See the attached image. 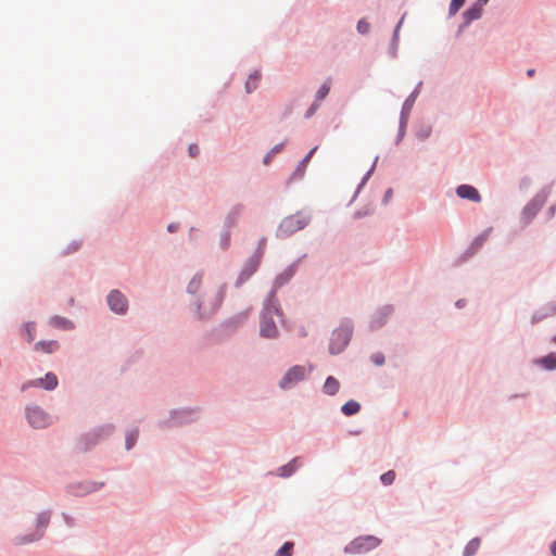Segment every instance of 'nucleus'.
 Masks as SVG:
<instances>
[{
	"mask_svg": "<svg viewBox=\"0 0 556 556\" xmlns=\"http://www.w3.org/2000/svg\"><path fill=\"white\" fill-rule=\"evenodd\" d=\"M480 539L472 538L464 547L463 556H473L480 547Z\"/></svg>",
	"mask_w": 556,
	"mask_h": 556,
	"instance_id": "39",
	"label": "nucleus"
},
{
	"mask_svg": "<svg viewBox=\"0 0 556 556\" xmlns=\"http://www.w3.org/2000/svg\"><path fill=\"white\" fill-rule=\"evenodd\" d=\"M61 348V344L56 340H40L34 344L35 351H40L46 354H53L58 352Z\"/></svg>",
	"mask_w": 556,
	"mask_h": 556,
	"instance_id": "31",
	"label": "nucleus"
},
{
	"mask_svg": "<svg viewBox=\"0 0 556 556\" xmlns=\"http://www.w3.org/2000/svg\"><path fill=\"white\" fill-rule=\"evenodd\" d=\"M188 154L191 157L198 156V154H199V147L195 143L189 144V147H188Z\"/></svg>",
	"mask_w": 556,
	"mask_h": 556,
	"instance_id": "59",
	"label": "nucleus"
},
{
	"mask_svg": "<svg viewBox=\"0 0 556 556\" xmlns=\"http://www.w3.org/2000/svg\"><path fill=\"white\" fill-rule=\"evenodd\" d=\"M370 361L376 365V366H382L384 365L386 363V356L382 352H377V353H372L370 355Z\"/></svg>",
	"mask_w": 556,
	"mask_h": 556,
	"instance_id": "52",
	"label": "nucleus"
},
{
	"mask_svg": "<svg viewBox=\"0 0 556 556\" xmlns=\"http://www.w3.org/2000/svg\"><path fill=\"white\" fill-rule=\"evenodd\" d=\"M286 142L287 141H282L276 146H274L263 157V164L264 165H269L273 157L278 154L282 149L283 147L286 146Z\"/></svg>",
	"mask_w": 556,
	"mask_h": 556,
	"instance_id": "40",
	"label": "nucleus"
},
{
	"mask_svg": "<svg viewBox=\"0 0 556 556\" xmlns=\"http://www.w3.org/2000/svg\"><path fill=\"white\" fill-rule=\"evenodd\" d=\"M394 311L395 308L394 305L392 304H386L378 307L370 317V330L376 331L384 327L390 317L393 315Z\"/></svg>",
	"mask_w": 556,
	"mask_h": 556,
	"instance_id": "14",
	"label": "nucleus"
},
{
	"mask_svg": "<svg viewBox=\"0 0 556 556\" xmlns=\"http://www.w3.org/2000/svg\"><path fill=\"white\" fill-rule=\"evenodd\" d=\"M319 109V103L314 101L309 106L308 109L305 111L304 113V118L308 119L311 118L312 116H314V114L317 112V110Z\"/></svg>",
	"mask_w": 556,
	"mask_h": 556,
	"instance_id": "53",
	"label": "nucleus"
},
{
	"mask_svg": "<svg viewBox=\"0 0 556 556\" xmlns=\"http://www.w3.org/2000/svg\"><path fill=\"white\" fill-rule=\"evenodd\" d=\"M79 247H80V241H76V240L72 241L67 245V248L63 251V255H68L71 253L77 251L79 249Z\"/></svg>",
	"mask_w": 556,
	"mask_h": 556,
	"instance_id": "54",
	"label": "nucleus"
},
{
	"mask_svg": "<svg viewBox=\"0 0 556 556\" xmlns=\"http://www.w3.org/2000/svg\"><path fill=\"white\" fill-rule=\"evenodd\" d=\"M469 25H465V20H463V23L458 26L456 36L458 37Z\"/></svg>",
	"mask_w": 556,
	"mask_h": 556,
	"instance_id": "63",
	"label": "nucleus"
},
{
	"mask_svg": "<svg viewBox=\"0 0 556 556\" xmlns=\"http://www.w3.org/2000/svg\"><path fill=\"white\" fill-rule=\"evenodd\" d=\"M409 115H410V112L403 111L401 109L400 118H399V128L407 129V125H408V121H409Z\"/></svg>",
	"mask_w": 556,
	"mask_h": 556,
	"instance_id": "51",
	"label": "nucleus"
},
{
	"mask_svg": "<svg viewBox=\"0 0 556 556\" xmlns=\"http://www.w3.org/2000/svg\"><path fill=\"white\" fill-rule=\"evenodd\" d=\"M139 439V428L136 427L131 430H128L125 434V450L130 451L132 450Z\"/></svg>",
	"mask_w": 556,
	"mask_h": 556,
	"instance_id": "38",
	"label": "nucleus"
},
{
	"mask_svg": "<svg viewBox=\"0 0 556 556\" xmlns=\"http://www.w3.org/2000/svg\"><path fill=\"white\" fill-rule=\"evenodd\" d=\"M491 229H488L483 231L482 233L478 235L473 241L471 242L470 247L462 254V256L458 260V263H463L473 256L477 251L483 245L485 242L488 235Z\"/></svg>",
	"mask_w": 556,
	"mask_h": 556,
	"instance_id": "22",
	"label": "nucleus"
},
{
	"mask_svg": "<svg viewBox=\"0 0 556 556\" xmlns=\"http://www.w3.org/2000/svg\"><path fill=\"white\" fill-rule=\"evenodd\" d=\"M374 211H375L374 206L371 204H367L364 207L355 211L354 214H353V218L354 219L364 218L366 216H369V215L374 214Z\"/></svg>",
	"mask_w": 556,
	"mask_h": 556,
	"instance_id": "47",
	"label": "nucleus"
},
{
	"mask_svg": "<svg viewBox=\"0 0 556 556\" xmlns=\"http://www.w3.org/2000/svg\"><path fill=\"white\" fill-rule=\"evenodd\" d=\"M227 285L223 283L218 287L214 296L204 302L203 296H197L192 299L188 305L189 312L197 321L205 323L212 320L219 312L225 296H226Z\"/></svg>",
	"mask_w": 556,
	"mask_h": 556,
	"instance_id": "1",
	"label": "nucleus"
},
{
	"mask_svg": "<svg viewBox=\"0 0 556 556\" xmlns=\"http://www.w3.org/2000/svg\"><path fill=\"white\" fill-rule=\"evenodd\" d=\"M50 325L63 330H73L75 328V324L71 319L59 315H54L50 318Z\"/></svg>",
	"mask_w": 556,
	"mask_h": 556,
	"instance_id": "34",
	"label": "nucleus"
},
{
	"mask_svg": "<svg viewBox=\"0 0 556 556\" xmlns=\"http://www.w3.org/2000/svg\"><path fill=\"white\" fill-rule=\"evenodd\" d=\"M261 78H262V74L258 70H255L254 72H252L249 75V78L244 86L245 92L252 93L254 90H256Z\"/></svg>",
	"mask_w": 556,
	"mask_h": 556,
	"instance_id": "37",
	"label": "nucleus"
},
{
	"mask_svg": "<svg viewBox=\"0 0 556 556\" xmlns=\"http://www.w3.org/2000/svg\"><path fill=\"white\" fill-rule=\"evenodd\" d=\"M52 517L51 509H45L36 514L35 529L25 534H17L13 538L12 543L15 546H24L39 542L46 535L47 529Z\"/></svg>",
	"mask_w": 556,
	"mask_h": 556,
	"instance_id": "4",
	"label": "nucleus"
},
{
	"mask_svg": "<svg viewBox=\"0 0 556 556\" xmlns=\"http://www.w3.org/2000/svg\"><path fill=\"white\" fill-rule=\"evenodd\" d=\"M381 542L382 541L378 536L372 534L359 535L348 543L344 546L343 552L351 555L366 554L380 546Z\"/></svg>",
	"mask_w": 556,
	"mask_h": 556,
	"instance_id": "8",
	"label": "nucleus"
},
{
	"mask_svg": "<svg viewBox=\"0 0 556 556\" xmlns=\"http://www.w3.org/2000/svg\"><path fill=\"white\" fill-rule=\"evenodd\" d=\"M306 257V254H303L302 256L294 260L291 264H289L281 273L276 275L274 279L275 288H282L287 286L292 278L295 276L299 265L302 262L303 258Z\"/></svg>",
	"mask_w": 556,
	"mask_h": 556,
	"instance_id": "16",
	"label": "nucleus"
},
{
	"mask_svg": "<svg viewBox=\"0 0 556 556\" xmlns=\"http://www.w3.org/2000/svg\"><path fill=\"white\" fill-rule=\"evenodd\" d=\"M307 379V371L303 365L291 366L278 381V388L282 391L293 389L298 383Z\"/></svg>",
	"mask_w": 556,
	"mask_h": 556,
	"instance_id": "10",
	"label": "nucleus"
},
{
	"mask_svg": "<svg viewBox=\"0 0 556 556\" xmlns=\"http://www.w3.org/2000/svg\"><path fill=\"white\" fill-rule=\"evenodd\" d=\"M25 417L33 429H45L51 424V416L38 405H27Z\"/></svg>",
	"mask_w": 556,
	"mask_h": 556,
	"instance_id": "12",
	"label": "nucleus"
},
{
	"mask_svg": "<svg viewBox=\"0 0 556 556\" xmlns=\"http://www.w3.org/2000/svg\"><path fill=\"white\" fill-rule=\"evenodd\" d=\"M244 208H245V206L242 203L235 204L227 213V215L224 219L223 228H226V229L233 228L237 225Z\"/></svg>",
	"mask_w": 556,
	"mask_h": 556,
	"instance_id": "24",
	"label": "nucleus"
},
{
	"mask_svg": "<svg viewBox=\"0 0 556 556\" xmlns=\"http://www.w3.org/2000/svg\"><path fill=\"white\" fill-rule=\"evenodd\" d=\"M466 305V301L464 299H459L455 302V306L457 308H463Z\"/></svg>",
	"mask_w": 556,
	"mask_h": 556,
	"instance_id": "64",
	"label": "nucleus"
},
{
	"mask_svg": "<svg viewBox=\"0 0 556 556\" xmlns=\"http://www.w3.org/2000/svg\"><path fill=\"white\" fill-rule=\"evenodd\" d=\"M455 192L458 198L473 203H480L482 201L479 190L472 185L462 184L456 187Z\"/></svg>",
	"mask_w": 556,
	"mask_h": 556,
	"instance_id": "19",
	"label": "nucleus"
},
{
	"mask_svg": "<svg viewBox=\"0 0 556 556\" xmlns=\"http://www.w3.org/2000/svg\"><path fill=\"white\" fill-rule=\"evenodd\" d=\"M249 317V312H239L228 318H225L213 330L216 341H223L233 336Z\"/></svg>",
	"mask_w": 556,
	"mask_h": 556,
	"instance_id": "7",
	"label": "nucleus"
},
{
	"mask_svg": "<svg viewBox=\"0 0 556 556\" xmlns=\"http://www.w3.org/2000/svg\"><path fill=\"white\" fill-rule=\"evenodd\" d=\"M405 15H403L393 29V34L388 48V55L391 59L397 58L399 42H400V29L402 27Z\"/></svg>",
	"mask_w": 556,
	"mask_h": 556,
	"instance_id": "28",
	"label": "nucleus"
},
{
	"mask_svg": "<svg viewBox=\"0 0 556 556\" xmlns=\"http://www.w3.org/2000/svg\"><path fill=\"white\" fill-rule=\"evenodd\" d=\"M261 261L250 256L243 264L236 281L235 288H241L257 271Z\"/></svg>",
	"mask_w": 556,
	"mask_h": 556,
	"instance_id": "17",
	"label": "nucleus"
},
{
	"mask_svg": "<svg viewBox=\"0 0 556 556\" xmlns=\"http://www.w3.org/2000/svg\"><path fill=\"white\" fill-rule=\"evenodd\" d=\"M556 214V204H553L548 207L547 212H546V216L547 218H553Z\"/></svg>",
	"mask_w": 556,
	"mask_h": 556,
	"instance_id": "61",
	"label": "nucleus"
},
{
	"mask_svg": "<svg viewBox=\"0 0 556 556\" xmlns=\"http://www.w3.org/2000/svg\"><path fill=\"white\" fill-rule=\"evenodd\" d=\"M417 98H418V91H412L408 94V97L404 100L401 109L403 111L412 112Z\"/></svg>",
	"mask_w": 556,
	"mask_h": 556,
	"instance_id": "44",
	"label": "nucleus"
},
{
	"mask_svg": "<svg viewBox=\"0 0 556 556\" xmlns=\"http://www.w3.org/2000/svg\"><path fill=\"white\" fill-rule=\"evenodd\" d=\"M330 79L324 81L315 93L316 102L323 101L330 92Z\"/></svg>",
	"mask_w": 556,
	"mask_h": 556,
	"instance_id": "41",
	"label": "nucleus"
},
{
	"mask_svg": "<svg viewBox=\"0 0 556 556\" xmlns=\"http://www.w3.org/2000/svg\"><path fill=\"white\" fill-rule=\"evenodd\" d=\"M378 160H379V156L377 155L374 159V162H372L370 168L366 172V174L363 176L359 184L357 185L356 190L348 205H351L357 199L359 192L362 191V189L364 188V186L367 184L368 179L371 177L372 173L375 172Z\"/></svg>",
	"mask_w": 556,
	"mask_h": 556,
	"instance_id": "32",
	"label": "nucleus"
},
{
	"mask_svg": "<svg viewBox=\"0 0 556 556\" xmlns=\"http://www.w3.org/2000/svg\"><path fill=\"white\" fill-rule=\"evenodd\" d=\"M280 288H275V283L273 282L270 290L267 292L266 296L262 302L261 309H269L276 313V316L279 318V320L283 323L286 315L281 307L280 301L277 296V291Z\"/></svg>",
	"mask_w": 556,
	"mask_h": 556,
	"instance_id": "15",
	"label": "nucleus"
},
{
	"mask_svg": "<svg viewBox=\"0 0 556 556\" xmlns=\"http://www.w3.org/2000/svg\"><path fill=\"white\" fill-rule=\"evenodd\" d=\"M266 241L267 240L265 237L260 238L258 242H257V247L251 256H253L254 258L262 262V258H263V255L265 252Z\"/></svg>",
	"mask_w": 556,
	"mask_h": 556,
	"instance_id": "46",
	"label": "nucleus"
},
{
	"mask_svg": "<svg viewBox=\"0 0 556 556\" xmlns=\"http://www.w3.org/2000/svg\"><path fill=\"white\" fill-rule=\"evenodd\" d=\"M553 315H556V301L548 302L534 311L530 323L536 325Z\"/></svg>",
	"mask_w": 556,
	"mask_h": 556,
	"instance_id": "21",
	"label": "nucleus"
},
{
	"mask_svg": "<svg viewBox=\"0 0 556 556\" xmlns=\"http://www.w3.org/2000/svg\"><path fill=\"white\" fill-rule=\"evenodd\" d=\"M466 0H451L448 7V15H455L465 4Z\"/></svg>",
	"mask_w": 556,
	"mask_h": 556,
	"instance_id": "49",
	"label": "nucleus"
},
{
	"mask_svg": "<svg viewBox=\"0 0 556 556\" xmlns=\"http://www.w3.org/2000/svg\"><path fill=\"white\" fill-rule=\"evenodd\" d=\"M116 427L113 422H104L90 428L88 433L97 445L109 440L115 432Z\"/></svg>",
	"mask_w": 556,
	"mask_h": 556,
	"instance_id": "18",
	"label": "nucleus"
},
{
	"mask_svg": "<svg viewBox=\"0 0 556 556\" xmlns=\"http://www.w3.org/2000/svg\"><path fill=\"white\" fill-rule=\"evenodd\" d=\"M276 313L269 309H261L258 315L260 328L258 336L265 340H277L280 337V331L274 319Z\"/></svg>",
	"mask_w": 556,
	"mask_h": 556,
	"instance_id": "9",
	"label": "nucleus"
},
{
	"mask_svg": "<svg viewBox=\"0 0 556 556\" xmlns=\"http://www.w3.org/2000/svg\"><path fill=\"white\" fill-rule=\"evenodd\" d=\"M61 517H62V519H63L64 523H65L67 527H71V528H72V527H74V526H75V519H74L71 515H68L67 513H64V511H63V513L61 514Z\"/></svg>",
	"mask_w": 556,
	"mask_h": 556,
	"instance_id": "55",
	"label": "nucleus"
},
{
	"mask_svg": "<svg viewBox=\"0 0 556 556\" xmlns=\"http://www.w3.org/2000/svg\"><path fill=\"white\" fill-rule=\"evenodd\" d=\"M105 485L103 481H81V482H72L65 486L66 493L76 496L83 497L94 493L102 489Z\"/></svg>",
	"mask_w": 556,
	"mask_h": 556,
	"instance_id": "13",
	"label": "nucleus"
},
{
	"mask_svg": "<svg viewBox=\"0 0 556 556\" xmlns=\"http://www.w3.org/2000/svg\"><path fill=\"white\" fill-rule=\"evenodd\" d=\"M312 222V214L305 211H296L294 214L286 216L279 223L275 237L279 240L287 239L295 232L306 228Z\"/></svg>",
	"mask_w": 556,
	"mask_h": 556,
	"instance_id": "3",
	"label": "nucleus"
},
{
	"mask_svg": "<svg viewBox=\"0 0 556 556\" xmlns=\"http://www.w3.org/2000/svg\"><path fill=\"white\" fill-rule=\"evenodd\" d=\"M179 228H180V224H179V223H176V222H173V223H169V224L167 225V228H166V229H167V231H168L169 233H174V232H177V231L179 230Z\"/></svg>",
	"mask_w": 556,
	"mask_h": 556,
	"instance_id": "60",
	"label": "nucleus"
},
{
	"mask_svg": "<svg viewBox=\"0 0 556 556\" xmlns=\"http://www.w3.org/2000/svg\"><path fill=\"white\" fill-rule=\"evenodd\" d=\"M356 30L361 35H367L370 30V23L366 21V18H361L357 22Z\"/></svg>",
	"mask_w": 556,
	"mask_h": 556,
	"instance_id": "50",
	"label": "nucleus"
},
{
	"mask_svg": "<svg viewBox=\"0 0 556 556\" xmlns=\"http://www.w3.org/2000/svg\"><path fill=\"white\" fill-rule=\"evenodd\" d=\"M549 552L552 556H556V539L549 543Z\"/></svg>",
	"mask_w": 556,
	"mask_h": 556,
	"instance_id": "62",
	"label": "nucleus"
},
{
	"mask_svg": "<svg viewBox=\"0 0 556 556\" xmlns=\"http://www.w3.org/2000/svg\"><path fill=\"white\" fill-rule=\"evenodd\" d=\"M395 471L388 470L380 476V481L383 485H391L395 480Z\"/></svg>",
	"mask_w": 556,
	"mask_h": 556,
	"instance_id": "48",
	"label": "nucleus"
},
{
	"mask_svg": "<svg viewBox=\"0 0 556 556\" xmlns=\"http://www.w3.org/2000/svg\"><path fill=\"white\" fill-rule=\"evenodd\" d=\"M204 273L203 270L197 271L186 287V293L193 295L194 298L199 296L198 292L200 291L203 283Z\"/></svg>",
	"mask_w": 556,
	"mask_h": 556,
	"instance_id": "29",
	"label": "nucleus"
},
{
	"mask_svg": "<svg viewBox=\"0 0 556 556\" xmlns=\"http://www.w3.org/2000/svg\"><path fill=\"white\" fill-rule=\"evenodd\" d=\"M29 388H38L37 383L35 382V379L27 380L26 382H24V383L21 386V391H22V392H25V391H26V390H28Z\"/></svg>",
	"mask_w": 556,
	"mask_h": 556,
	"instance_id": "56",
	"label": "nucleus"
},
{
	"mask_svg": "<svg viewBox=\"0 0 556 556\" xmlns=\"http://www.w3.org/2000/svg\"><path fill=\"white\" fill-rule=\"evenodd\" d=\"M35 382L38 388H42L46 391H54L59 386V378L54 372L48 371L43 377L35 379Z\"/></svg>",
	"mask_w": 556,
	"mask_h": 556,
	"instance_id": "27",
	"label": "nucleus"
},
{
	"mask_svg": "<svg viewBox=\"0 0 556 556\" xmlns=\"http://www.w3.org/2000/svg\"><path fill=\"white\" fill-rule=\"evenodd\" d=\"M201 417V408L198 406H187L173 408L168 412L167 417L160 421L163 429H174L197 422Z\"/></svg>",
	"mask_w": 556,
	"mask_h": 556,
	"instance_id": "2",
	"label": "nucleus"
},
{
	"mask_svg": "<svg viewBox=\"0 0 556 556\" xmlns=\"http://www.w3.org/2000/svg\"><path fill=\"white\" fill-rule=\"evenodd\" d=\"M354 332V324L351 318L341 319L339 327L332 330L328 352L330 355H339L350 344Z\"/></svg>",
	"mask_w": 556,
	"mask_h": 556,
	"instance_id": "5",
	"label": "nucleus"
},
{
	"mask_svg": "<svg viewBox=\"0 0 556 556\" xmlns=\"http://www.w3.org/2000/svg\"><path fill=\"white\" fill-rule=\"evenodd\" d=\"M35 321H27L23 325L22 333L26 336L27 342H33L35 339Z\"/></svg>",
	"mask_w": 556,
	"mask_h": 556,
	"instance_id": "43",
	"label": "nucleus"
},
{
	"mask_svg": "<svg viewBox=\"0 0 556 556\" xmlns=\"http://www.w3.org/2000/svg\"><path fill=\"white\" fill-rule=\"evenodd\" d=\"M105 302L110 312L115 315L125 316L129 311V300L119 289L110 290Z\"/></svg>",
	"mask_w": 556,
	"mask_h": 556,
	"instance_id": "11",
	"label": "nucleus"
},
{
	"mask_svg": "<svg viewBox=\"0 0 556 556\" xmlns=\"http://www.w3.org/2000/svg\"><path fill=\"white\" fill-rule=\"evenodd\" d=\"M362 406L361 404L355 400H349L346 401L340 408V412L346 416L351 417L359 413Z\"/></svg>",
	"mask_w": 556,
	"mask_h": 556,
	"instance_id": "36",
	"label": "nucleus"
},
{
	"mask_svg": "<svg viewBox=\"0 0 556 556\" xmlns=\"http://www.w3.org/2000/svg\"><path fill=\"white\" fill-rule=\"evenodd\" d=\"M405 135H406V129L397 128V134H396L395 140H394V143L396 146H399L402 142V140L404 139Z\"/></svg>",
	"mask_w": 556,
	"mask_h": 556,
	"instance_id": "58",
	"label": "nucleus"
},
{
	"mask_svg": "<svg viewBox=\"0 0 556 556\" xmlns=\"http://www.w3.org/2000/svg\"><path fill=\"white\" fill-rule=\"evenodd\" d=\"M96 446V442L92 440L88 431L81 432L74 443V451L79 454H86L91 452Z\"/></svg>",
	"mask_w": 556,
	"mask_h": 556,
	"instance_id": "20",
	"label": "nucleus"
},
{
	"mask_svg": "<svg viewBox=\"0 0 556 556\" xmlns=\"http://www.w3.org/2000/svg\"><path fill=\"white\" fill-rule=\"evenodd\" d=\"M432 134V126L429 123L420 122L415 126V136L419 141L427 140Z\"/></svg>",
	"mask_w": 556,
	"mask_h": 556,
	"instance_id": "35",
	"label": "nucleus"
},
{
	"mask_svg": "<svg viewBox=\"0 0 556 556\" xmlns=\"http://www.w3.org/2000/svg\"><path fill=\"white\" fill-rule=\"evenodd\" d=\"M301 458L300 457H293L291 460H289L287 464L280 466L278 469H277V472L276 475L280 478H290L291 476H293L295 473V471L298 470L299 468V460Z\"/></svg>",
	"mask_w": 556,
	"mask_h": 556,
	"instance_id": "30",
	"label": "nucleus"
},
{
	"mask_svg": "<svg viewBox=\"0 0 556 556\" xmlns=\"http://www.w3.org/2000/svg\"><path fill=\"white\" fill-rule=\"evenodd\" d=\"M532 364L546 371L556 370V352H549L544 356L536 357Z\"/></svg>",
	"mask_w": 556,
	"mask_h": 556,
	"instance_id": "25",
	"label": "nucleus"
},
{
	"mask_svg": "<svg viewBox=\"0 0 556 556\" xmlns=\"http://www.w3.org/2000/svg\"><path fill=\"white\" fill-rule=\"evenodd\" d=\"M392 197H393V190H392V188H388L384 191V194H383V198H382V204L387 205L389 203V201L392 199Z\"/></svg>",
	"mask_w": 556,
	"mask_h": 556,
	"instance_id": "57",
	"label": "nucleus"
},
{
	"mask_svg": "<svg viewBox=\"0 0 556 556\" xmlns=\"http://www.w3.org/2000/svg\"><path fill=\"white\" fill-rule=\"evenodd\" d=\"M219 247L226 251L230 247V229L223 228L219 238Z\"/></svg>",
	"mask_w": 556,
	"mask_h": 556,
	"instance_id": "45",
	"label": "nucleus"
},
{
	"mask_svg": "<svg viewBox=\"0 0 556 556\" xmlns=\"http://www.w3.org/2000/svg\"><path fill=\"white\" fill-rule=\"evenodd\" d=\"M551 193V187H543L536 194L522 207L519 222L521 228L528 227L535 216L540 213L544 204L546 203Z\"/></svg>",
	"mask_w": 556,
	"mask_h": 556,
	"instance_id": "6",
	"label": "nucleus"
},
{
	"mask_svg": "<svg viewBox=\"0 0 556 556\" xmlns=\"http://www.w3.org/2000/svg\"><path fill=\"white\" fill-rule=\"evenodd\" d=\"M482 13L483 7L479 4L478 1H475L462 14L463 20H465V25H470L473 21L479 20Z\"/></svg>",
	"mask_w": 556,
	"mask_h": 556,
	"instance_id": "26",
	"label": "nucleus"
},
{
	"mask_svg": "<svg viewBox=\"0 0 556 556\" xmlns=\"http://www.w3.org/2000/svg\"><path fill=\"white\" fill-rule=\"evenodd\" d=\"M340 390V382L333 376H328L324 382L321 391L324 394L334 396Z\"/></svg>",
	"mask_w": 556,
	"mask_h": 556,
	"instance_id": "33",
	"label": "nucleus"
},
{
	"mask_svg": "<svg viewBox=\"0 0 556 556\" xmlns=\"http://www.w3.org/2000/svg\"><path fill=\"white\" fill-rule=\"evenodd\" d=\"M317 149H318L317 146L312 148L306 153V155L298 163L296 167L294 168V170L292 172V174L289 178L290 180H301L304 177L307 165H308L311 159L313 157V155L315 154V152L317 151Z\"/></svg>",
	"mask_w": 556,
	"mask_h": 556,
	"instance_id": "23",
	"label": "nucleus"
},
{
	"mask_svg": "<svg viewBox=\"0 0 556 556\" xmlns=\"http://www.w3.org/2000/svg\"><path fill=\"white\" fill-rule=\"evenodd\" d=\"M294 542L286 541L275 553V556H292Z\"/></svg>",
	"mask_w": 556,
	"mask_h": 556,
	"instance_id": "42",
	"label": "nucleus"
}]
</instances>
